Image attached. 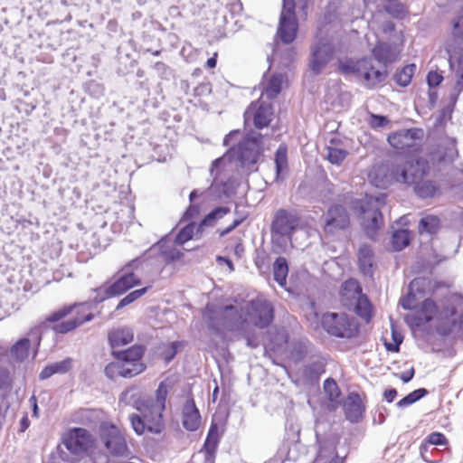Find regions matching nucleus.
Segmentation results:
<instances>
[{
  "label": "nucleus",
  "mask_w": 463,
  "mask_h": 463,
  "mask_svg": "<svg viewBox=\"0 0 463 463\" xmlns=\"http://www.w3.org/2000/svg\"><path fill=\"white\" fill-rule=\"evenodd\" d=\"M429 169V164L425 159L416 157L393 165L392 176L396 182L413 185V191L419 198H434L440 194V186L435 181L423 180L428 175Z\"/></svg>",
  "instance_id": "obj_1"
},
{
  "label": "nucleus",
  "mask_w": 463,
  "mask_h": 463,
  "mask_svg": "<svg viewBox=\"0 0 463 463\" xmlns=\"http://www.w3.org/2000/svg\"><path fill=\"white\" fill-rule=\"evenodd\" d=\"M144 263V257L138 256L122 266L112 277V282L109 280L101 286L93 288V296L90 297L94 304H99L109 298L124 295L131 288L141 284V279L136 274Z\"/></svg>",
  "instance_id": "obj_2"
},
{
  "label": "nucleus",
  "mask_w": 463,
  "mask_h": 463,
  "mask_svg": "<svg viewBox=\"0 0 463 463\" xmlns=\"http://www.w3.org/2000/svg\"><path fill=\"white\" fill-rule=\"evenodd\" d=\"M263 135L256 130L248 131L235 145L229 147L237 166L249 174L258 172L264 156Z\"/></svg>",
  "instance_id": "obj_3"
},
{
  "label": "nucleus",
  "mask_w": 463,
  "mask_h": 463,
  "mask_svg": "<svg viewBox=\"0 0 463 463\" xmlns=\"http://www.w3.org/2000/svg\"><path fill=\"white\" fill-rule=\"evenodd\" d=\"M136 410L138 413H132L129 415V420L133 430L138 436L145 433V431L160 434L165 430L164 411L165 406H157L150 404L145 399H139L135 404Z\"/></svg>",
  "instance_id": "obj_4"
},
{
  "label": "nucleus",
  "mask_w": 463,
  "mask_h": 463,
  "mask_svg": "<svg viewBox=\"0 0 463 463\" xmlns=\"http://www.w3.org/2000/svg\"><path fill=\"white\" fill-rule=\"evenodd\" d=\"M276 337L279 342L275 343L271 340V350L273 352L284 351L287 358L295 365L302 363L309 354H313L314 345L306 337L289 340L288 335L286 333L278 334Z\"/></svg>",
  "instance_id": "obj_5"
},
{
  "label": "nucleus",
  "mask_w": 463,
  "mask_h": 463,
  "mask_svg": "<svg viewBox=\"0 0 463 463\" xmlns=\"http://www.w3.org/2000/svg\"><path fill=\"white\" fill-rule=\"evenodd\" d=\"M322 326L330 335L337 338L351 339L357 335L359 326L353 317L345 313H326L322 317Z\"/></svg>",
  "instance_id": "obj_6"
},
{
  "label": "nucleus",
  "mask_w": 463,
  "mask_h": 463,
  "mask_svg": "<svg viewBox=\"0 0 463 463\" xmlns=\"http://www.w3.org/2000/svg\"><path fill=\"white\" fill-rule=\"evenodd\" d=\"M75 307L76 305H65L50 313L46 317L45 321L48 323H55L52 329L56 334L64 335L75 330L85 322H89L93 319L94 316L91 313H89L83 317H73L68 320L61 321L70 315Z\"/></svg>",
  "instance_id": "obj_7"
},
{
  "label": "nucleus",
  "mask_w": 463,
  "mask_h": 463,
  "mask_svg": "<svg viewBox=\"0 0 463 463\" xmlns=\"http://www.w3.org/2000/svg\"><path fill=\"white\" fill-rule=\"evenodd\" d=\"M423 137L420 128H403L388 135L389 145L402 154H413L420 151L419 142Z\"/></svg>",
  "instance_id": "obj_8"
},
{
  "label": "nucleus",
  "mask_w": 463,
  "mask_h": 463,
  "mask_svg": "<svg viewBox=\"0 0 463 463\" xmlns=\"http://www.w3.org/2000/svg\"><path fill=\"white\" fill-rule=\"evenodd\" d=\"M100 439L108 451L115 457L127 456L128 447L119 429L113 423L104 422L99 427Z\"/></svg>",
  "instance_id": "obj_9"
},
{
  "label": "nucleus",
  "mask_w": 463,
  "mask_h": 463,
  "mask_svg": "<svg viewBox=\"0 0 463 463\" xmlns=\"http://www.w3.org/2000/svg\"><path fill=\"white\" fill-rule=\"evenodd\" d=\"M316 438L318 449L313 463H345L349 450L346 448L344 453L340 452L337 449V439L320 438L317 432Z\"/></svg>",
  "instance_id": "obj_10"
},
{
  "label": "nucleus",
  "mask_w": 463,
  "mask_h": 463,
  "mask_svg": "<svg viewBox=\"0 0 463 463\" xmlns=\"http://www.w3.org/2000/svg\"><path fill=\"white\" fill-rule=\"evenodd\" d=\"M94 442L90 432L80 427L71 429L62 439L63 445L73 455L87 454L94 447Z\"/></svg>",
  "instance_id": "obj_11"
},
{
  "label": "nucleus",
  "mask_w": 463,
  "mask_h": 463,
  "mask_svg": "<svg viewBox=\"0 0 463 463\" xmlns=\"http://www.w3.org/2000/svg\"><path fill=\"white\" fill-rule=\"evenodd\" d=\"M335 52L334 45L326 40H319L310 47L308 68L315 75H319L333 59Z\"/></svg>",
  "instance_id": "obj_12"
},
{
  "label": "nucleus",
  "mask_w": 463,
  "mask_h": 463,
  "mask_svg": "<svg viewBox=\"0 0 463 463\" xmlns=\"http://www.w3.org/2000/svg\"><path fill=\"white\" fill-rule=\"evenodd\" d=\"M247 315L260 329L268 328L275 317V309L269 300L253 299L248 306Z\"/></svg>",
  "instance_id": "obj_13"
},
{
  "label": "nucleus",
  "mask_w": 463,
  "mask_h": 463,
  "mask_svg": "<svg viewBox=\"0 0 463 463\" xmlns=\"http://www.w3.org/2000/svg\"><path fill=\"white\" fill-rule=\"evenodd\" d=\"M350 226V214L346 208L339 203L331 204L324 216V231L334 233L335 231H345Z\"/></svg>",
  "instance_id": "obj_14"
},
{
  "label": "nucleus",
  "mask_w": 463,
  "mask_h": 463,
  "mask_svg": "<svg viewBox=\"0 0 463 463\" xmlns=\"http://www.w3.org/2000/svg\"><path fill=\"white\" fill-rule=\"evenodd\" d=\"M299 224L297 214L280 208L273 216L270 230L273 234L281 237H291Z\"/></svg>",
  "instance_id": "obj_15"
},
{
  "label": "nucleus",
  "mask_w": 463,
  "mask_h": 463,
  "mask_svg": "<svg viewBox=\"0 0 463 463\" xmlns=\"http://www.w3.org/2000/svg\"><path fill=\"white\" fill-rule=\"evenodd\" d=\"M169 235L162 237L156 243L146 250L141 257H144V262L157 256L163 257L166 263H171L181 260L184 253L175 247L168 245Z\"/></svg>",
  "instance_id": "obj_16"
},
{
  "label": "nucleus",
  "mask_w": 463,
  "mask_h": 463,
  "mask_svg": "<svg viewBox=\"0 0 463 463\" xmlns=\"http://www.w3.org/2000/svg\"><path fill=\"white\" fill-rule=\"evenodd\" d=\"M222 326L223 331L241 332L247 325V319L242 312L234 305L222 307Z\"/></svg>",
  "instance_id": "obj_17"
},
{
  "label": "nucleus",
  "mask_w": 463,
  "mask_h": 463,
  "mask_svg": "<svg viewBox=\"0 0 463 463\" xmlns=\"http://www.w3.org/2000/svg\"><path fill=\"white\" fill-rule=\"evenodd\" d=\"M368 63H364L362 67L361 79L364 80V86L366 89H374L383 84L388 78L389 72L387 68L375 69L373 64L372 58L367 57Z\"/></svg>",
  "instance_id": "obj_18"
},
{
  "label": "nucleus",
  "mask_w": 463,
  "mask_h": 463,
  "mask_svg": "<svg viewBox=\"0 0 463 463\" xmlns=\"http://www.w3.org/2000/svg\"><path fill=\"white\" fill-rule=\"evenodd\" d=\"M366 408L363 404L360 394L357 392H351L347 395L346 402L344 404L345 419L353 424L363 420Z\"/></svg>",
  "instance_id": "obj_19"
},
{
  "label": "nucleus",
  "mask_w": 463,
  "mask_h": 463,
  "mask_svg": "<svg viewBox=\"0 0 463 463\" xmlns=\"http://www.w3.org/2000/svg\"><path fill=\"white\" fill-rule=\"evenodd\" d=\"M222 307L213 304H207L203 314L206 327L213 335L222 340L225 339V332L222 326Z\"/></svg>",
  "instance_id": "obj_20"
},
{
  "label": "nucleus",
  "mask_w": 463,
  "mask_h": 463,
  "mask_svg": "<svg viewBox=\"0 0 463 463\" xmlns=\"http://www.w3.org/2000/svg\"><path fill=\"white\" fill-rule=\"evenodd\" d=\"M201 413L193 396L187 397L182 410V424L188 431H196L201 425Z\"/></svg>",
  "instance_id": "obj_21"
},
{
  "label": "nucleus",
  "mask_w": 463,
  "mask_h": 463,
  "mask_svg": "<svg viewBox=\"0 0 463 463\" xmlns=\"http://www.w3.org/2000/svg\"><path fill=\"white\" fill-rule=\"evenodd\" d=\"M288 148L287 144L281 143L274 153V168L276 184L283 183L289 175Z\"/></svg>",
  "instance_id": "obj_22"
},
{
  "label": "nucleus",
  "mask_w": 463,
  "mask_h": 463,
  "mask_svg": "<svg viewBox=\"0 0 463 463\" xmlns=\"http://www.w3.org/2000/svg\"><path fill=\"white\" fill-rule=\"evenodd\" d=\"M357 264L360 272L367 277L374 275V250L371 244L364 242L357 250Z\"/></svg>",
  "instance_id": "obj_23"
},
{
  "label": "nucleus",
  "mask_w": 463,
  "mask_h": 463,
  "mask_svg": "<svg viewBox=\"0 0 463 463\" xmlns=\"http://www.w3.org/2000/svg\"><path fill=\"white\" fill-rule=\"evenodd\" d=\"M310 358L313 360L302 368V376L306 382L313 384L318 383L322 374L326 373V359L321 355L314 359V354H311Z\"/></svg>",
  "instance_id": "obj_24"
},
{
  "label": "nucleus",
  "mask_w": 463,
  "mask_h": 463,
  "mask_svg": "<svg viewBox=\"0 0 463 463\" xmlns=\"http://www.w3.org/2000/svg\"><path fill=\"white\" fill-rule=\"evenodd\" d=\"M362 293L363 288L359 281L355 279H348L345 280L340 287V302L345 307L350 309V305H352Z\"/></svg>",
  "instance_id": "obj_25"
},
{
  "label": "nucleus",
  "mask_w": 463,
  "mask_h": 463,
  "mask_svg": "<svg viewBox=\"0 0 463 463\" xmlns=\"http://www.w3.org/2000/svg\"><path fill=\"white\" fill-rule=\"evenodd\" d=\"M146 346L141 344H135L126 349L111 350V355L115 360L123 363L144 364L142 358L146 353Z\"/></svg>",
  "instance_id": "obj_26"
},
{
  "label": "nucleus",
  "mask_w": 463,
  "mask_h": 463,
  "mask_svg": "<svg viewBox=\"0 0 463 463\" xmlns=\"http://www.w3.org/2000/svg\"><path fill=\"white\" fill-rule=\"evenodd\" d=\"M298 21L288 17H279L277 35L284 44L292 43L298 35Z\"/></svg>",
  "instance_id": "obj_27"
},
{
  "label": "nucleus",
  "mask_w": 463,
  "mask_h": 463,
  "mask_svg": "<svg viewBox=\"0 0 463 463\" xmlns=\"http://www.w3.org/2000/svg\"><path fill=\"white\" fill-rule=\"evenodd\" d=\"M373 59L383 68H387L396 60L392 46L383 41H378L371 50Z\"/></svg>",
  "instance_id": "obj_28"
},
{
  "label": "nucleus",
  "mask_w": 463,
  "mask_h": 463,
  "mask_svg": "<svg viewBox=\"0 0 463 463\" xmlns=\"http://www.w3.org/2000/svg\"><path fill=\"white\" fill-rule=\"evenodd\" d=\"M368 63L367 56L361 58L344 57L337 61V71L344 76L355 75L361 77L362 67Z\"/></svg>",
  "instance_id": "obj_29"
},
{
  "label": "nucleus",
  "mask_w": 463,
  "mask_h": 463,
  "mask_svg": "<svg viewBox=\"0 0 463 463\" xmlns=\"http://www.w3.org/2000/svg\"><path fill=\"white\" fill-rule=\"evenodd\" d=\"M134 340V332L128 326L112 328L108 333V343L112 350L130 344Z\"/></svg>",
  "instance_id": "obj_30"
},
{
  "label": "nucleus",
  "mask_w": 463,
  "mask_h": 463,
  "mask_svg": "<svg viewBox=\"0 0 463 463\" xmlns=\"http://www.w3.org/2000/svg\"><path fill=\"white\" fill-rule=\"evenodd\" d=\"M222 436V432L218 425L212 422L203 445V450L207 460L215 457Z\"/></svg>",
  "instance_id": "obj_31"
},
{
  "label": "nucleus",
  "mask_w": 463,
  "mask_h": 463,
  "mask_svg": "<svg viewBox=\"0 0 463 463\" xmlns=\"http://www.w3.org/2000/svg\"><path fill=\"white\" fill-rule=\"evenodd\" d=\"M73 367V359L66 357L63 360L46 364L39 373V380L44 381L54 374H64Z\"/></svg>",
  "instance_id": "obj_32"
},
{
  "label": "nucleus",
  "mask_w": 463,
  "mask_h": 463,
  "mask_svg": "<svg viewBox=\"0 0 463 463\" xmlns=\"http://www.w3.org/2000/svg\"><path fill=\"white\" fill-rule=\"evenodd\" d=\"M273 108L270 103L261 102L252 111V123L257 129H263L272 121Z\"/></svg>",
  "instance_id": "obj_33"
},
{
  "label": "nucleus",
  "mask_w": 463,
  "mask_h": 463,
  "mask_svg": "<svg viewBox=\"0 0 463 463\" xmlns=\"http://www.w3.org/2000/svg\"><path fill=\"white\" fill-rule=\"evenodd\" d=\"M353 310L360 318L365 322L371 321L373 316V307L367 295L362 293L354 302L350 305V309Z\"/></svg>",
  "instance_id": "obj_34"
},
{
  "label": "nucleus",
  "mask_w": 463,
  "mask_h": 463,
  "mask_svg": "<svg viewBox=\"0 0 463 463\" xmlns=\"http://www.w3.org/2000/svg\"><path fill=\"white\" fill-rule=\"evenodd\" d=\"M230 212L231 209L228 206L221 205L214 207L197 223V233H203L206 227H213L217 221L223 218Z\"/></svg>",
  "instance_id": "obj_35"
},
{
  "label": "nucleus",
  "mask_w": 463,
  "mask_h": 463,
  "mask_svg": "<svg viewBox=\"0 0 463 463\" xmlns=\"http://www.w3.org/2000/svg\"><path fill=\"white\" fill-rule=\"evenodd\" d=\"M383 213L380 209H374L371 216L364 221V232L365 236L373 241H377V233L383 224Z\"/></svg>",
  "instance_id": "obj_36"
},
{
  "label": "nucleus",
  "mask_w": 463,
  "mask_h": 463,
  "mask_svg": "<svg viewBox=\"0 0 463 463\" xmlns=\"http://www.w3.org/2000/svg\"><path fill=\"white\" fill-rule=\"evenodd\" d=\"M458 294H450L444 298L441 304L439 306L437 320L449 321L454 317L458 313V308L455 305V298H459Z\"/></svg>",
  "instance_id": "obj_37"
},
{
  "label": "nucleus",
  "mask_w": 463,
  "mask_h": 463,
  "mask_svg": "<svg viewBox=\"0 0 463 463\" xmlns=\"http://www.w3.org/2000/svg\"><path fill=\"white\" fill-rule=\"evenodd\" d=\"M283 75L275 73L269 77L266 83L261 81L262 95L269 100L274 99L282 90Z\"/></svg>",
  "instance_id": "obj_38"
},
{
  "label": "nucleus",
  "mask_w": 463,
  "mask_h": 463,
  "mask_svg": "<svg viewBox=\"0 0 463 463\" xmlns=\"http://www.w3.org/2000/svg\"><path fill=\"white\" fill-rule=\"evenodd\" d=\"M30 348V340L27 337H22L10 347V355L16 363H24L29 355Z\"/></svg>",
  "instance_id": "obj_39"
},
{
  "label": "nucleus",
  "mask_w": 463,
  "mask_h": 463,
  "mask_svg": "<svg viewBox=\"0 0 463 463\" xmlns=\"http://www.w3.org/2000/svg\"><path fill=\"white\" fill-rule=\"evenodd\" d=\"M288 262L285 257L276 258L273 263V279L281 288L286 287L288 274Z\"/></svg>",
  "instance_id": "obj_40"
},
{
  "label": "nucleus",
  "mask_w": 463,
  "mask_h": 463,
  "mask_svg": "<svg viewBox=\"0 0 463 463\" xmlns=\"http://www.w3.org/2000/svg\"><path fill=\"white\" fill-rule=\"evenodd\" d=\"M411 235L408 229H397L392 234L391 244L393 251H402L411 244Z\"/></svg>",
  "instance_id": "obj_41"
},
{
  "label": "nucleus",
  "mask_w": 463,
  "mask_h": 463,
  "mask_svg": "<svg viewBox=\"0 0 463 463\" xmlns=\"http://www.w3.org/2000/svg\"><path fill=\"white\" fill-rule=\"evenodd\" d=\"M415 71V63L407 64L394 74L393 80L400 87L405 88L410 85Z\"/></svg>",
  "instance_id": "obj_42"
},
{
  "label": "nucleus",
  "mask_w": 463,
  "mask_h": 463,
  "mask_svg": "<svg viewBox=\"0 0 463 463\" xmlns=\"http://www.w3.org/2000/svg\"><path fill=\"white\" fill-rule=\"evenodd\" d=\"M440 228V220L435 215H427L420 218L419 222V232L436 234Z\"/></svg>",
  "instance_id": "obj_43"
},
{
  "label": "nucleus",
  "mask_w": 463,
  "mask_h": 463,
  "mask_svg": "<svg viewBox=\"0 0 463 463\" xmlns=\"http://www.w3.org/2000/svg\"><path fill=\"white\" fill-rule=\"evenodd\" d=\"M104 374L109 379L115 381L118 377L130 378L131 372L121 367L119 360L109 363L104 368Z\"/></svg>",
  "instance_id": "obj_44"
},
{
  "label": "nucleus",
  "mask_w": 463,
  "mask_h": 463,
  "mask_svg": "<svg viewBox=\"0 0 463 463\" xmlns=\"http://www.w3.org/2000/svg\"><path fill=\"white\" fill-rule=\"evenodd\" d=\"M194 232L197 233V223L195 222H189L183 226L175 237L174 243L175 245H184L190 241Z\"/></svg>",
  "instance_id": "obj_45"
},
{
  "label": "nucleus",
  "mask_w": 463,
  "mask_h": 463,
  "mask_svg": "<svg viewBox=\"0 0 463 463\" xmlns=\"http://www.w3.org/2000/svg\"><path fill=\"white\" fill-rule=\"evenodd\" d=\"M418 311L428 318L429 322H431L437 318L439 305L431 298H427L420 303Z\"/></svg>",
  "instance_id": "obj_46"
},
{
  "label": "nucleus",
  "mask_w": 463,
  "mask_h": 463,
  "mask_svg": "<svg viewBox=\"0 0 463 463\" xmlns=\"http://www.w3.org/2000/svg\"><path fill=\"white\" fill-rule=\"evenodd\" d=\"M151 288V286H146L141 288H137L135 290H132L128 292L125 297H123L118 303L115 311H118L125 307L132 304L141 297H143L145 294L148 292V290Z\"/></svg>",
  "instance_id": "obj_47"
},
{
  "label": "nucleus",
  "mask_w": 463,
  "mask_h": 463,
  "mask_svg": "<svg viewBox=\"0 0 463 463\" xmlns=\"http://www.w3.org/2000/svg\"><path fill=\"white\" fill-rule=\"evenodd\" d=\"M323 389L332 403L340 404L341 390L333 378L328 377L324 381Z\"/></svg>",
  "instance_id": "obj_48"
},
{
  "label": "nucleus",
  "mask_w": 463,
  "mask_h": 463,
  "mask_svg": "<svg viewBox=\"0 0 463 463\" xmlns=\"http://www.w3.org/2000/svg\"><path fill=\"white\" fill-rule=\"evenodd\" d=\"M183 345L184 342L182 341H173L163 345V350L160 355L165 364H168L175 359Z\"/></svg>",
  "instance_id": "obj_49"
},
{
  "label": "nucleus",
  "mask_w": 463,
  "mask_h": 463,
  "mask_svg": "<svg viewBox=\"0 0 463 463\" xmlns=\"http://www.w3.org/2000/svg\"><path fill=\"white\" fill-rule=\"evenodd\" d=\"M429 391L426 388H418L407 395H405L402 399H401L397 403L396 406L398 408H406L420 399L424 398L426 395H428Z\"/></svg>",
  "instance_id": "obj_50"
},
{
  "label": "nucleus",
  "mask_w": 463,
  "mask_h": 463,
  "mask_svg": "<svg viewBox=\"0 0 463 463\" xmlns=\"http://www.w3.org/2000/svg\"><path fill=\"white\" fill-rule=\"evenodd\" d=\"M326 158L332 164L335 165H341L348 156V151L344 148H338L333 146H326Z\"/></svg>",
  "instance_id": "obj_51"
},
{
  "label": "nucleus",
  "mask_w": 463,
  "mask_h": 463,
  "mask_svg": "<svg viewBox=\"0 0 463 463\" xmlns=\"http://www.w3.org/2000/svg\"><path fill=\"white\" fill-rule=\"evenodd\" d=\"M234 162L232 155L229 154V149L220 157L214 159L211 165V175H218L224 169L226 164Z\"/></svg>",
  "instance_id": "obj_52"
},
{
  "label": "nucleus",
  "mask_w": 463,
  "mask_h": 463,
  "mask_svg": "<svg viewBox=\"0 0 463 463\" xmlns=\"http://www.w3.org/2000/svg\"><path fill=\"white\" fill-rule=\"evenodd\" d=\"M384 11L394 19H404L408 10L404 4L400 2H393L384 6Z\"/></svg>",
  "instance_id": "obj_53"
},
{
  "label": "nucleus",
  "mask_w": 463,
  "mask_h": 463,
  "mask_svg": "<svg viewBox=\"0 0 463 463\" xmlns=\"http://www.w3.org/2000/svg\"><path fill=\"white\" fill-rule=\"evenodd\" d=\"M404 321L407 326L413 328H420L425 326L427 323H430L428 318H426L419 311L412 314H407L404 317Z\"/></svg>",
  "instance_id": "obj_54"
},
{
  "label": "nucleus",
  "mask_w": 463,
  "mask_h": 463,
  "mask_svg": "<svg viewBox=\"0 0 463 463\" xmlns=\"http://www.w3.org/2000/svg\"><path fill=\"white\" fill-rule=\"evenodd\" d=\"M167 386L164 382H161L156 391V399L153 398H147L146 401L149 402L150 404H156L157 406H165V401L167 397Z\"/></svg>",
  "instance_id": "obj_55"
},
{
  "label": "nucleus",
  "mask_w": 463,
  "mask_h": 463,
  "mask_svg": "<svg viewBox=\"0 0 463 463\" xmlns=\"http://www.w3.org/2000/svg\"><path fill=\"white\" fill-rule=\"evenodd\" d=\"M392 343L385 342L384 347L388 352L398 353L403 342V335L396 331L393 326H392Z\"/></svg>",
  "instance_id": "obj_56"
},
{
  "label": "nucleus",
  "mask_w": 463,
  "mask_h": 463,
  "mask_svg": "<svg viewBox=\"0 0 463 463\" xmlns=\"http://www.w3.org/2000/svg\"><path fill=\"white\" fill-rule=\"evenodd\" d=\"M26 337L30 340V346L33 345L35 348L33 354L35 357L42 342V327L39 326L31 328Z\"/></svg>",
  "instance_id": "obj_57"
},
{
  "label": "nucleus",
  "mask_w": 463,
  "mask_h": 463,
  "mask_svg": "<svg viewBox=\"0 0 463 463\" xmlns=\"http://www.w3.org/2000/svg\"><path fill=\"white\" fill-rule=\"evenodd\" d=\"M13 377L10 369L0 364V390H7L12 388Z\"/></svg>",
  "instance_id": "obj_58"
},
{
  "label": "nucleus",
  "mask_w": 463,
  "mask_h": 463,
  "mask_svg": "<svg viewBox=\"0 0 463 463\" xmlns=\"http://www.w3.org/2000/svg\"><path fill=\"white\" fill-rule=\"evenodd\" d=\"M298 19L296 16V0H282V9L279 17Z\"/></svg>",
  "instance_id": "obj_59"
},
{
  "label": "nucleus",
  "mask_w": 463,
  "mask_h": 463,
  "mask_svg": "<svg viewBox=\"0 0 463 463\" xmlns=\"http://www.w3.org/2000/svg\"><path fill=\"white\" fill-rule=\"evenodd\" d=\"M85 90L87 93L96 99L101 97L104 94L103 85L93 80L86 82Z\"/></svg>",
  "instance_id": "obj_60"
},
{
  "label": "nucleus",
  "mask_w": 463,
  "mask_h": 463,
  "mask_svg": "<svg viewBox=\"0 0 463 463\" xmlns=\"http://www.w3.org/2000/svg\"><path fill=\"white\" fill-rule=\"evenodd\" d=\"M416 280L410 283L408 293L400 299V305L404 310H412L411 303L415 300V294L412 292V286Z\"/></svg>",
  "instance_id": "obj_61"
},
{
  "label": "nucleus",
  "mask_w": 463,
  "mask_h": 463,
  "mask_svg": "<svg viewBox=\"0 0 463 463\" xmlns=\"http://www.w3.org/2000/svg\"><path fill=\"white\" fill-rule=\"evenodd\" d=\"M457 326H458V318L449 320L437 326V333L443 336L449 335Z\"/></svg>",
  "instance_id": "obj_62"
},
{
  "label": "nucleus",
  "mask_w": 463,
  "mask_h": 463,
  "mask_svg": "<svg viewBox=\"0 0 463 463\" xmlns=\"http://www.w3.org/2000/svg\"><path fill=\"white\" fill-rule=\"evenodd\" d=\"M425 441L429 443L430 445H435V446H442L448 444V439L446 436L439 431H434L429 434L425 438Z\"/></svg>",
  "instance_id": "obj_63"
},
{
  "label": "nucleus",
  "mask_w": 463,
  "mask_h": 463,
  "mask_svg": "<svg viewBox=\"0 0 463 463\" xmlns=\"http://www.w3.org/2000/svg\"><path fill=\"white\" fill-rule=\"evenodd\" d=\"M451 33L455 39L463 42V15L453 19Z\"/></svg>",
  "instance_id": "obj_64"
}]
</instances>
